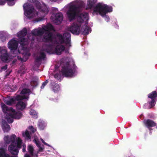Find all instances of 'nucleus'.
<instances>
[{
  "instance_id": "1",
  "label": "nucleus",
  "mask_w": 157,
  "mask_h": 157,
  "mask_svg": "<svg viewBox=\"0 0 157 157\" xmlns=\"http://www.w3.org/2000/svg\"><path fill=\"white\" fill-rule=\"evenodd\" d=\"M77 68V67L75 64H73L71 67L69 63L67 62L62 67V75L66 77H72L74 75Z\"/></svg>"
},
{
  "instance_id": "2",
  "label": "nucleus",
  "mask_w": 157,
  "mask_h": 157,
  "mask_svg": "<svg viewBox=\"0 0 157 157\" xmlns=\"http://www.w3.org/2000/svg\"><path fill=\"white\" fill-rule=\"evenodd\" d=\"M112 11V6H109L106 4L102 5L101 3H99L94 9V13H98L102 17L106 15V14L108 12Z\"/></svg>"
},
{
  "instance_id": "3",
  "label": "nucleus",
  "mask_w": 157,
  "mask_h": 157,
  "mask_svg": "<svg viewBox=\"0 0 157 157\" xmlns=\"http://www.w3.org/2000/svg\"><path fill=\"white\" fill-rule=\"evenodd\" d=\"M29 96L26 95H18L16 96L11 97L7 96L4 97L3 100L4 103L7 105H12L15 104L16 103V101L22 100L23 99H27L29 98Z\"/></svg>"
},
{
  "instance_id": "4",
  "label": "nucleus",
  "mask_w": 157,
  "mask_h": 157,
  "mask_svg": "<svg viewBox=\"0 0 157 157\" xmlns=\"http://www.w3.org/2000/svg\"><path fill=\"white\" fill-rule=\"evenodd\" d=\"M81 8V5H71L69 7V9L67 12V15L70 21L74 19L78 14Z\"/></svg>"
},
{
  "instance_id": "5",
  "label": "nucleus",
  "mask_w": 157,
  "mask_h": 157,
  "mask_svg": "<svg viewBox=\"0 0 157 157\" xmlns=\"http://www.w3.org/2000/svg\"><path fill=\"white\" fill-rule=\"evenodd\" d=\"M56 37L59 40V43L61 44H65L71 46V35L69 32L64 33L63 35L62 34L58 33L56 35Z\"/></svg>"
},
{
  "instance_id": "6",
  "label": "nucleus",
  "mask_w": 157,
  "mask_h": 157,
  "mask_svg": "<svg viewBox=\"0 0 157 157\" xmlns=\"http://www.w3.org/2000/svg\"><path fill=\"white\" fill-rule=\"evenodd\" d=\"M27 33V29L25 28H24L22 30L17 33V36L20 37L19 40V42L23 46L26 45L28 44L27 39L24 37L26 35Z\"/></svg>"
},
{
  "instance_id": "7",
  "label": "nucleus",
  "mask_w": 157,
  "mask_h": 157,
  "mask_svg": "<svg viewBox=\"0 0 157 157\" xmlns=\"http://www.w3.org/2000/svg\"><path fill=\"white\" fill-rule=\"evenodd\" d=\"M82 24L78 21L72 23L70 28L69 30L73 34L77 35H79L80 33V28Z\"/></svg>"
},
{
  "instance_id": "8",
  "label": "nucleus",
  "mask_w": 157,
  "mask_h": 157,
  "mask_svg": "<svg viewBox=\"0 0 157 157\" xmlns=\"http://www.w3.org/2000/svg\"><path fill=\"white\" fill-rule=\"evenodd\" d=\"M157 97V93L156 91H153L148 94V97L151 99V101L148 102L150 106H149L147 109H150L155 105L156 101L155 98Z\"/></svg>"
},
{
  "instance_id": "9",
  "label": "nucleus",
  "mask_w": 157,
  "mask_h": 157,
  "mask_svg": "<svg viewBox=\"0 0 157 157\" xmlns=\"http://www.w3.org/2000/svg\"><path fill=\"white\" fill-rule=\"evenodd\" d=\"M23 8L26 16L28 17L32 13L34 10V8L32 4L26 3L23 5Z\"/></svg>"
},
{
  "instance_id": "10",
  "label": "nucleus",
  "mask_w": 157,
  "mask_h": 157,
  "mask_svg": "<svg viewBox=\"0 0 157 157\" xmlns=\"http://www.w3.org/2000/svg\"><path fill=\"white\" fill-rule=\"evenodd\" d=\"M53 33L50 32L45 33L42 39L43 41L45 43L52 42L53 40Z\"/></svg>"
},
{
  "instance_id": "11",
  "label": "nucleus",
  "mask_w": 157,
  "mask_h": 157,
  "mask_svg": "<svg viewBox=\"0 0 157 157\" xmlns=\"http://www.w3.org/2000/svg\"><path fill=\"white\" fill-rule=\"evenodd\" d=\"M63 19V15L61 13H58L55 14L52 20L53 22L56 25L60 24Z\"/></svg>"
},
{
  "instance_id": "12",
  "label": "nucleus",
  "mask_w": 157,
  "mask_h": 157,
  "mask_svg": "<svg viewBox=\"0 0 157 157\" xmlns=\"http://www.w3.org/2000/svg\"><path fill=\"white\" fill-rule=\"evenodd\" d=\"M16 136L14 134H12L10 136H6L4 137V139L6 144H9L11 143V144H14L16 140Z\"/></svg>"
},
{
  "instance_id": "13",
  "label": "nucleus",
  "mask_w": 157,
  "mask_h": 157,
  "mask_svg": "<svg viewBox=\"0 0 157 157\" xmlns=\"http://www.w3.org/2000/svg\"><path fill=\"white\" fill-rule=\"evenodd\" d=\"M8 45L9 48L11 50H15L18 47V42L15 40L12 39L8 42Z\"/></svg>"
},
{
  "instance_id": "14",
  "label": "nucleus",
  "mask_w": 157,
  "mask_h": 157,
  "mask_svg": "<svg viewBox=\"0 0 157 157\" xmlns=\"http://www.w3.org/2000/svg\"><path fill=\"white\" fill-rule=\"evenodd\" d=\"M0 56L2 61L6 63L8 62L9 55L6 50L3 49L0 51Z\"/></svg>"
},
{
  "instance_id": "15",
  "label": "nucleus",
  "mask_w": 157,
  "mask_h": 157,
  "mask_svg": "<svg viewBox=\"0 0 157 157\" xmlns=\"http://www.w3.org/2000/svg\"><path fill=\"white\" fill-rule=\"evenodd\" d=\"M145 126L147 127L150 131L152 130L151 127H154L156 125V123L151 120L148 119L145 120L144 121Z\"/></svg>"
},
{
  "instance_id": "16",
  "label": "nucleus",
  "mask_w": 157,
  "mask_h": 157,
  "mask_svg": "<svg viewBox=\"0 0 157 157\" xmlns=\"http://www.w3.org/2000/svg\"><path fill=\"white\" fill-rule=\"evenodd\" d=\"M8 150L12 154L14 155H17L19 152V150L16 146V143L11 144L8 147Z\"/></svg>"
},
{
  "instance_id": "17",
  "label": "nucleus",
  "mask_w": 157,
  "mask_h": 157,
  "mask_svg": "<svg viewBox=\"0 0 157 157\" xmlns=\"http://www.w3.org/2000/svg\"><path fill=\"white\" fill-rule=\"evenodd\" d=\"M44 28L35 29L32 31V34L34 36H41L45 32Z\"/></svg>"
},
{
  "instance_id": "18",
  "label": "nucleus",
  "mask_w": 157,
  "mask_h": 157,
  "mask_svg": "<svg viewBox=\"0 0 157 157\" xmlns=\"http://www.w3.org/2000/svg\"><path fill=\"white\" fill-rule=\"evenodd\" d=\"M88 19V14L86 12H83L79 15L78 17L77 21L81 24L85 20L87 21Z\"/></svg>"
},
{
  "instance_id": "19",
  "label": "nucleus",
  "mask_w": 157,
  "mask_h": 157,
  "mask_svg": "<svg viewBox=\"0 0 157 157\" xmlns=\"http://www.w3.org/2000/svg\"><path fill=\"white\" fill-rule=\"evenodd\" d=\"M3 112L7 113L8 114L9 113V112H11L12 113H15V110L12 108L10 107L8 108V107L5 105L3 103H2L1 104Z\"/></svg>"
},
{
  "instance_id": "20",
  "label": "nucleus",
  "mask_w": 157,
  "mask_h": 157,
  "mask_svg": "<svg viewBox=\"0 0 157 157\" xmlns=\"http://www.w3.org/2000/svg\"><path fill=\"white\" fill-rule=\"evenodd\" d=\"M2 128L4 132H7L10 130V127L4 120L2 121Z\"/></svg>"
},
{
  "instance_id": "21",
  "label": "nucleus",
  "mask_w": 157,
  "mask_h": 157,
  "mask_svg": "<svg viewBox=\"0 0 157 157\" xmlns=\"http://www.w3.org/2000/svg\"><path fill=\"white\" fill-rule=\"evenodd\" d=\"M65 47L63 45L57 46L55 48V51L56 53L58 55L61 54L62 52L64 50Z\"/></svg>"
},
{
  "instance_id": "22",
  "label": "nucleus",
  "mask_w": 157,
  "mask_h": 157,
  "mask_svg": "<svg viewBox=\"0 0 157 157\" xmlns=\"http://www.w3.org/2000/svg\"><path fill=\"white\" fill-rule=\"evenodd\" d=\"M21 100H19L16 105V107L17 109L22 110L26 107L25 103L22 101Z\"/></svg>"
},
{
  "instance_id": "23",
  "label": "nucleus",
  "mask_w": 157,
  "mask_h": 157,
  "mask_svg": "<svg viewBox=\"0 0 157 157\" xmlns=\"http://www.w3.org/2000/svg\"><path fill=\"white\" fill-rule=\"evenodd\" d=\"M51 88L52 91L54 93H58L60 90V86L57 83L55 82L51 83Z\"/></svg>"
},
{
  "instance_id": "24",
  "label": "nucleus",
  "mask_w": 157,
  "mask_h": 157,
  "mask_svg": "<svg viewBox=\"0 0 157 157\" xmlns=\"http://www.w3.org/2000/svg\"><path fill=\"white\" fill-rule=\"evenodd\" d=\"M90 31V28L86 25L82 26V28L80 30V32L82 34L87 35L89 33Z\"/></svg>"
},
{
  "instance_id": "25",
  "label": "nucleus",
  "mask_w": 157,
  "mask_h": 157,
  "mask_svg": "<svg viewBox=\"0 0 157 157\" xmlns=\"http://www.w3.org/2000/svg\"><path fill=\"white\" fill-rule=\"evenodd\" d=\"M10 116L15 119H19L22 117V114L21 112H18L15 113L10 114Z\"/></svg>"
},
{
  "instance_id": "26",
  "label": "nucleus",
  "mask_w": 157,
  "mask_h": 157,
  "mask_svg": "<svg viewBox=\"0 0 157 157\" xmlns=\"http://www.w3.org/2000/svg\"><path fill=\"white\" fill-rule=\"evenodd\" d=\"M97 2V0H88L87 6L89 9H91Z\"/></svg>"
},
{
  "instance_id": "27",
  "label": "nucleus",
  "mask_w": 157,
  "mask_h": 157,
  "mask_svg": "<svg viewBox=\"0 0 157 157\" xmlns=\"http://www.w3.org/2000/svg\"><path fill=\"white\" fill-rule=\"evenodd\" d=\"M48 52L47 49H42L40 50V56L39 57L41 58L42 59H44L46 58V55L45 53L44 52V51Z\"/></svg>"
},
{
  "instance_id": "28",
  "label": "nucleus",
  "mask_w": 157,
  "mask_h": 157,
  "mask_svg": "<svg viewBox=\"0 0 157 157\" xmlns=\"http://www.w3.org/2000/svg\"><path fill=\"white\" fill-rule=\"evenodd\" d=\"M44 28L45 31L53 30L54 29L52 25L50 23L48 24L46 26L44 27Z\"/></svg>"
},
{
  "instance_id": "29",
  "label": "nucleus",
  "mask_w": 157,
  "mask_h": 157,
  "mask_svg": "<svg viewBox=\"0 0 157 157\" xmlns=\"http://www.w3.org/2000/svg\"><path fill=\"white\" fill-rule=\"evenodd\" d=\"M29 113L33 118H37V113L35 110L32 109H31Z\"/></svg>"
},
{
  "instance_id": "30",
  "label": "nucleus",
  "mask_w": 157,
  "mask_h": 157,
  "mask_svg": "<svg viewBox=\"0 0 157 157\" xmlns=\"http://www.w3.org/2000/svg\"><path fill=\"white\" fill-rule=\"evenodd\" d=\"M22 136L27 139L29 140L31 139V136L27 130H26L25 132L22 133Z\"/></svg>"
},
{
  "instance_id": "31",
  "label": "nucleus",
  "mask_w": 157,
  "mask_h": 157,
  "mask_svg": "<svg viewBox=\"0 0 157 157\" xmlns=\"http://www.w3.org/2000/svg\"><path fill=\"white\" fill-rule=\"evenodd\" d=\"M31 92L30 89L27 88L23 89L20 92V94H29Z\"/></svg>"
},
{
  "instance_id": "32",
  "label": "nucleus",
  "mask_w": 157,
  "mask_h": 157,
  "mask_svg": "<svg viewBox=\"0 0 157 157\" xmlns=\"http://www.w3.org/2000/svg\"><path fill=\"white\" fill-rule=\"evenodd\" d=\"M30 56V53L27 52L25 53L23 57V62H26Z\"/></svg>"
},
{
  "instance_id": "33",
  "label": "nucleus",
  "mask_w": 157,
  "mask_h": 157,
  "mask_svg": "<svg viewBox=\"0 0 157 157\" xmlns=\"http://www.w3.org/2000/svg\"><path fill=\"white\" fill-rule=\"evenodd\" d=\"M28 150L30 154L33 155L34 151V149L33 146L31 145H29L28 147Z\"/></svg>"
},
{
  "instance_id": "34",
  "label": "nucleus",
  "mask_w": 157,
  "mask_h": 157,
  "mask_svg": "<svg viewBox=\"0 0 157 157\" xmlns=\"http://www.w3.org/2000/svg\"><path fill=\"white\" fill-rule=\"evenodd\" d=\"M10 114H12V113H9L8 114V117H6L7 121L10 123H12L13 122V118H14L13 117H12L10 116Z\"/></svg>"
},
{
  "instance_id": "35",
  "label": "nucleus",
  "mask_w": 157,
  "mask_h": 157,
  "mask_svg": "<svg viewBox=\"0 0 157 157\" xmlns=\"http://www.w3.org/2000/svg\"><path fill=\"white\" fill-rule=\"evenodd\" d=\"M42 59L39 56L36 57L35 59V64H36L37 63L39 65H40L41 64V61Z\"/></svg>"
},
{
  "instance_id": "36",
  "label": "nucleus",
  "mask_w": 157,
  "mask_h": 157,
  "mask_svg": "<svg viewBox=\"0 0 157 157\" xmlns=\"http://www.w3.org/2000/svg\"><path fill=\"white\" fill-rule=\"evenodd\" d=\"M49 11L48 10H42L40 11V14H42L43 15V17H44L46 15L48 14V13Z\"/></svg>"
},
{
  "instance_id": "37",
  "label": "nucleus",
  "mask_w": 157,
  "mask_h": 157,
  "mask_svg": "<svg viewBox=\"0 0 157 157\" xmlns=\"http://www.w3.org/2000/svg\"><path fill=\"white\" fill-rule=\"evenodd\" d=\"M38 127L40 130H43L44 129L45 127V125L42 122H40L38 124Z\"/></svg>"
},
{
  "instance_id": "38",
  "label": "nucleus",
  "mask_w": 157,
  "mask_h": 157,
  "mask_svg": "<svg viewBox=\"0 0 157 157\" xmlns=\"http://www.w3.org/2000/svg\"><path fill=\"white\" fill-rule=\"evenodd\" d=\"M30 84L32 86L35 87L37 85L38 83L37 81L32 80L30 82Z\"/></svg>"
},
{
  "instance_id": "39",
  "label": "nucleus",
  "mask_w": 157,
  "mask_h": 157,
  "mask_svg": "<svg viewBox=\"0 0 157 157\" xmlns=\"http://www.w3.org/2000/svg\"><path fill=\"white\" fill-rule=\"evenodd\" d=\"M6 153L5 150L4 149H0V157H2Z\"/></svg>"
},
{
  "instance_id": "40",
  "label": "nucleus",
  "mask_w": 157,
  "mask_h": 157,
  "mask_svg": "<svg viewBox=\"0 0 157 157\" xmlns=\"http://www.w3.org/2000/svg\"><path fill=\"white\" fill-rule=\"evenodd\" d=\"M6 1L8 2V4L10 6H12L15 3L14 0H7Z\"/></svg>"
},
{
  "instance_id": "41",
  "label": "nucleus",
  "mask_w": 157,
  "mask_h": 157,
  "mask_svg": "<svg viewBox=\"0 0 157 157\" xmlns=\"http://www.w3.org/2000/svg\"><path fill=\"white\" fill-rule=\"evenodd\" d=\"M54 77L55 78H56L57 79L59 80L61 77V75L60 73H57L54 75Z\"/></svg>"
},
{
  "instance_id": "42",
  "label": "nucleus",
  "mask_w": 157,
  "mask_h": 157,
  "mask_svg": "<svg viewBox=\"0 0 157 157\" xmlns=\"http://www.w3.org/2000/svg\"><path fill=\"white\" fill-rule=\"evenodd\" d=\"M48 80H46V81L44 82L42 84L41 86V89H44L45 86H46L48 82Z\"/></svg>"
},
{
  "instance_id": "43",
  "label": "nucleus",
  "mask_w": 157,
  "mask_h": 157,
  "mask_svg": "<svg viewBox=\"0 0 157 157\" xmlns=\"http://www.w3.org/2000/svg\"><path fill=\"white\" fill-rule=\"evenodd\" d=\"M28 128L32 133H34L36 131V129L33 128V126H29Z\"/></svg>"
},
{
  "instance_id": "44",
  "label": "nucleus",
  "mask_w": 157,
  "mask_h": 157,
  "mask_svg": "<svg viewBox=\"0 0 157 157\" xmlns=\"http://www.w3.org/2000/svg\"><path fill=\"white\" fill-rule=\"evenodd\" d=\"M34 142L36 144V146L38 147H39L40 146V144L39 141L38 140L34 139Z\"/></svg>"
},
{
  "instance_id": "45",
  "label": "nucleus",
  "mask_w": 157,
  "mask_h": 157,
  "mask_svg": "<svg viewBox=\"0 0 157 157\" xmlns=\"http://www.w3.org/2000/svg\"><path fill=\"white\" fill-rule=\"evenodd\" d=\"M16 146L17 147V149H20L22 147V143L16 144Z\"/></svg>"
},
{
  "instance_id": "46",
  "label": "nucleus",
  "mask_w": 157,
  "mask_h": 157,
  "mask_svg": "<svg viewBox=\"0 0 157 157\" xmlns=\"http://www.w3.org/2000/svg\"><path fill=\"white\" fill-rule=\"evenodd\" d=\"M7 0H0V5H4Z\"/></svg>"
},
{
  "instance_id": "47",
  "label": "nucleus",
  "mask_w": 157,
  "mask_h": 157,
  "mask_svg": "<svg viewBox=\"0 0 157 157\" xmlns=\"http://www.w3.org/2000/svg\"><path fill=\"white\" fill-rule=\"evenodd\" d=\"M22 143L21 140L19 138H18L16 144Z\"/></svg>"
},
{
  "instance_id": "48",
  "label": "nucleus",
  "mask_w": 157,
  "mask_h": 157,
  "mask_svg": "<svg viewBox=\"0 0 157 157\" xmlns=\"http://www.w3.org/2000/svg\"><path fill=\"white\" fill-rule=\"evenodd\" d=\"M23 147L22 148V151L23 152H25L26 151V145L25 144H23Z\"/></svg>"
},
{
  "instance_id": "49",
  "label": "nucleus",
  "mask_w": 157,
  "mask_h": 157,
  "mask_svg": "<svg viewBox=\"0 0 157 157\" xmlns=\"http://www.w3.org/2000/svg\"><path fill=\"white\" fill-rule=\"evenodd\" d=\"M17 59L18 60H20L21 62H23V57L21 58V56H18L17 57Z\"/></svg>"
},
{
  "instance_id": "50",
  "label": "nucleus",
  "mask_w": 157,
  "mask_h": 157,
  "mask_svg": "<svg viewBox=\"0 0 157 157\" xmlns=\"http://www.w3.org/2000/svg\"><path fill=\"white\" fill-rule=\"evenodd\" d=\"M1 68L2 69H4V70H6L7 69V65H5L4 66L2 67Z\"/></svg>"
},
{
  "instance_id": "51",
  "label": "nucleus",
  "mask_w": 157,
  "mask_h": 157,
  "mask_svg": "<svg viewBox=\"0 0 157 157\" xmlns=\"http://www.w3.org/2000/svg\"><path fill=\"white\" fill-rule=\"evenodd\" d=\"M1 39L2 40V41L3 42L4 41L6 40L5 37L4 36H2L1 37Z\"/></svg>"
},
{
  "instance_id": "52",
  "label": "nucleus",
  "mask_w": 157,
  "mask_h": 157,
  "mask_svg": "<svg viewBox=\"0 0 157 157\" xmlns=\"http://www.w3.org/2000/svg\"><path fill=\"white\" fill-rule=\"evenodd\" d=\"M147 116L150 118H152L153 117V116L151 115L150 113L148 114Z\"/></svg>"
},
{
  "instance_id": "53",
  "label": "nucleus",
  "mask_w": 157,
  "mask_h": 157,
  "mask_svg": "<svg viewBox=\"0 0 157 157\" xmlns=\"http://www.w3.org/2000/svg\"><path fill=\"white\" fill-rule=\"evenodd\" d=\"M39 149V151H42L43 150V148L40 147H40H38Z\"/></svg>"
},
{
  "instance_id": "54",
  "label": "nucleus",
  "mask_w": 157,
  "mask_h": 157,
  "mask_svg": "<svg viewBox=\"0 0 157 157\" xmlns=\"http://www.w3.org/2000/svg\"><path fill=\"white\" fill-rule=\"evenodd\" d=\"M16 61H17L16 59L13 60L12 61V63L13 64L14 63H15L16 62Z\"/></svg>"
},
{
  "instance_id": "55",
  "label": "nucleus",
  "mask_w": 157,
  "mask_h": 157,
  "mask_svg": "<svg viewBox=\"0 0 157 157\" xmlns=\"http://www.w3.org/2000/svg\"><path fill=\"white\" fill-rule=\"evenodd\" d=\"M44 144L47 145V146H49V147H50V145H49V144H47V143H46V142H44Z\"/></svg>"
},
{
  "instance_id": "56",
  "label": "nucleus",
  "mask_w": 157,
  "mask_h": 157,
  "mask_svg": "<svg viewBox=\"0 0 157 157\" xmlns=\"http://www.w3.org/2000/svg\"><path fill=\"white\" fill-rule=\"evenodd\" d=\"M43 18H41L40 19H38V20H37L36 21L37 22L38 21H42L43 20Z\"/></svg>"
},
{
  "instance_id": "57",
  "label": "nucleus",
  "mask_w": 157,
  "mask_h": 157,
  "mask_svg": "<svg viewBox=\"0 0 157 157\" xmlns=\"http://www.w3.org/2000/svg\"><path fill=\"white\" fill-rule=\"evenodd\" d=\"M24 157H30L29 155L26 154L25 155Z\"/></svg>"
},
{
  "instance_id": "58",
  "label": "nucleus",
  "mask_w": 157,
  "mask_h": 157,
  "mask_svg": "<svg viewBox=\"0 0 157 157\" xmlns=\"http://www.w3.org/2000/svg\"><path fill=\"white\" fill-rule=\"evenodd\" d=\"M41 140L42 142L44 144V142H45L42 139H41Z\"/></svg>"
},
{
  "instance_id": "59",
  "label": "nucleus",
  "mask_w": 157,
  "mask_h": 157,
  "mask_svg": "<svg viewBox=\"0 0 157 157\" xmlns=\"http://www.w3.org/2000/svg\"><path fill=\"white\" fill-rule=\"evenodd\" d=\"M51 1H54V2H56V1L57 0H50Z\"/></svg>"
},
{
  "instance_id": "60",
  "label": "nucleus",
  "mask_w": 157,
  "mask_h": 157,
  "mask_svg": "<svg viewBox=\"0 0 157 157\" xmlns=\"http://www.w3.org/2000/svg\"><path fill=\"white\" fill-rule=\"evenodd\" d=\"M48 46L49 47H51V45H50V44H49V45H48Z\"/></svg>"
}]
</instances>
